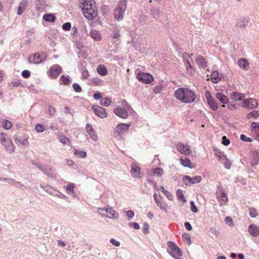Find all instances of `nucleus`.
<instances>
[{
  "label": "nucleus",
  "instance_id": "f257e3e1",
  "mask_svg": "<svg viewBox=\"0 0 259 259\" xmlns=\"http://www.w3.org/2000/svg\"><path fill=\"white\" fill-rule=\"evenodd\" d=\"M84 17L89 20L95 18L98 11L94 0H82L80 6Z\"/></svg>",
  "mask_w": 259,
  "mask_h": 259
},
{
  "label": "nucleus",
  "instance_id": "f03ea898",
  "mask_svg": "<svg viewBox=\"0 0 259 259\" xmlns=\"http://www.w3.org/2000/svg\"><path fill=\"white\" fill-rule=\"evenodd\" d=\"M175 96L177 99L184 103H191L196 98L194 93L188 88H181L175 91Z\"/></svg>",
  "mask_w": 259,
  "mask_h": 259
},
{
  "label": "nucleus",
  "instance_id": "7ed1b4c3",
  "mask_svg": "<svg viewBox=\"0 0 259 259\" xmlns=\"http://www.w3.org/2000/svg\"><path fill=\"white\" fill-rule=\"evenodd\" d=\"M121 104L122 106H117L113 110V112L120 118L126 119L128 117V112H131L134 111L125 100H123Z\"/></svg>",
  "mask_w": 259,
  "mask_h": 259
},
{
  "label": "nucleus",
  "instance_id": "20e7f679",
  "mask_svg": "<svg viewBox=\"0 0 259 259\" xmlns=\"http://www.w3.org/2000/svg\"><path fill=\"white\" fill-rule=\"evenodd\" d=\"M126 7V2L125 0L119 1L117 3L114 10V17L116 20L120 21L123 19Z\"/></svg>",
  "mask_w": 259,
  "mask_h": 259
},
{
  "label": "nucleus",
  "instance_id": "39448f33",
  "mask_svg": "<svg viewBox=\"0 0 259 259\" xmlns=\"http://www.w3.org/2000/svg\"><path fill=\"white\" fill-rule=\"evenodd\" d=\"M0 142L5 147L7 152L12 153L14 152L15 147L7 135L4 133H0Z\"/></svg>",
  "mask_w": 259,
  "mask_h": 259
},
{
  "label": "nucleus",
  "instance_id": "423d86ee",
  "mask_svg": "<svg viewBox=\"0 0 259 259\" xmlns=\"http://www.w3.org/2000/svg\"><path fill=\"white\" fill-rule=\"evenodd\" d=\"M167 244L168 247L167 252L173 257L176 258V256L182 255V250L175 243L171 241H168Z\"/></svg>",
  "mask_w": 259,
  "mask_h": 259
},
{
  "label": "nucleus",
  "instance_id": "0eeeda50",
  "mask_svg": "<svg viewBox=\"0 0 259 259\" xmlns=\"http://www.w3.org/2000/svg\"><path fill=\"white\" fill-rule=\"evenodd\" d=\"M47 58L45 53H35L30 55L28 58V61L30 63L39 64L44 61Z\"/></svg>",
  "mask_w": 259,
  "mask_h": 259
},
{
  "label": "nucleus",
  "instance_id": "6e6552de",
  "mask_svg": "<svg viewBox=\"0 0 259 259\" xmlns=\"http://www.w3.org/2000/svg\"><path fill=\"white\" fill-rule=\"evenodd\" d=\"M16 145L23 148H28L29 146L28 137L25 134L22 135H15L14 137Z\"/></svg>",
  "mask_w": 259,
  "mask_h": 259
},
{
  "label": "nucleus",
  "instance_id": "1a4fd4ad",
  "mask_svg": "<svg viewBox=\"0 0 259 259\" xmlns=\"http://www.w3.org/2000/svg\"><path fill=\"white\" fill-rule=\"evenodd\" d=\"M130 124L119 123L115 127L114 130V134L116 137L121 138L124 134L128 131Z\"/></svg>",
  "mask_w": 259,
  "mask_h": 259
},
{
  "label": "nucleus",
  "instance_id": "9d476101",
  "mask_svg": "<svg viewBox=\"0 0 259 259\" xmlns=\"http://www.w3.org/2000/svg\"><path fill=\"white\" fill-rule=\"evenodd\" d=\"M136 77L139 81L144 83L148 84L153 80V76L148 73L138 72Z\"/></svg>",
  "mask_w": 259,
  "mask_h": 259
},
{
  "label": "nucleus",
  "instance_id": "9b49d317",
  "mask_svg": "<svg viewBox=\"0 0 259 259\" xmlns=\"http://www.w3.org/2000/svg\"><path fill=\"white\" fill-rule=\"evenodd\" d=\"M62 72V67L58 64H55L50 68L48 74L51 78H56Z\"/></svg>",
  "mask_w": 259,
  "mask_h": 259
},
{
  "label": "nucleus",
  "instance_id": "f8f14e48",
  "mask_svg": "<svg viewBox=\"0 0 259 259\" xmlns=\"http://www.w3.org/2000/svg\"><path fill=\"white\" fill-rule=\"evenodd\" d=\"M176 148L179 152L186 156L189 155L191 153V147L187 144L179 143L176 145Z\"/></svg>",
  "mask_w": 259,
  "mask_h": 259
},
{
  "label": "nucleus",
  "instance_id": "ddd939ff",
  "mask_svg": "<svg viewBox=\"0 0 259 259\" xmlns=\"http://www.w3.org/2000/svg\"><path fill=\"white\" fill-rule=\"evenodd\" d=\"M85 130L90 138L93 141L96 142L98 140V136L97 132L91 124L89 123H87L86 124Z\"/></svg>",
  "mask_w": 259,
  "mask_h": 259
},
{
  "label": "nucleus",
  "instance_id": "4468645a",
  "mask_svg": "<svg viewBox=\"0 0 259 259\" xmlns=\"http://www.w3.org/2000/svg\"><path fill=\"white\" fill-rule=\"evenodd\" d=\"M182 180L183 181V182L186 185H191V184H194L199 183L201 181L202 178L199 176H195L194 177H191L188 176H185L183 177Z\"/></svg>",
  "mask_w": 259,
  "mask_h": 259
},
{
  "label": "nucleus",
  "instance_id": "2eb2a0df",
  "mask_svg": "<svg viewBox=\"0 0 259 259\" xmlns=\"http://www.w3.org/2000/svg\"><path fill=\"white\" fill-rule=\"evenodd\" d=\"M82 30L87 35L90 36L95 40L99 41L101 39V35L99 31L96 30L92 29L89 32L87 26H84Z\"/></svg>",
  "mask_w": 259,
  "mask_h": 259
},
{
  "label": "nucleus",
  "instance_id": "dca6fc26",
  "mask_svg": "<svg viewBox=\"0 0 259 259\" xmlns=\"http://www.w3.org/2000/svg\"><path fill=\"white\" fill-rule=\"evenodd\" d=\"M3 180L9 184L14 186L15 187L22 190L29 189V187L26 186L20 182H18L13 179L4 178Z\"/></svg>",
  "mask_w": 259,
  "mask_h": 259
},
{
  "label": "nucleus",
  "instance_id": "f3484780",
  "mask_svg": "<svg viewBox=\"0 0 259 259\" xmlns=\"http://www.w3.org/2000/svg\"><path fill=\"white\" fill-rule=\"evenodd\" d=\"M257 106V102L254 98L247 99L243 102V107L244 108L252 109L256 108Z\"/></svg>",
  "mask_w": 259,
  "mask_h": 259
},
{
  "label": "nucleus",
  "instance_id": "a211bd4d",
  "mask_svg": "<svg viewBox=\"0 0 259 259\" xmlns=\"http://www.w3.org/2000/svg\"><path fill=\"white\" fill-rule=\"evenodd\" d=\"M95 114L101 118H105L107 116V112L105 108L99 106H94L92 107Z\"/></svg>",
  "mask_w": 259,
  "mask_h": 259
},
{
  "label": "nucleus",
  "instance_id": "6ab92c4d",
  "mask_svg": "<svg viewBox=\"0 0 259 259\" xmlns=\"http://www.w3.org/2000/svg\"><path fill=\"white\" fill-rule=\"evenodd\" d=\"M248 231L252 237H256L259 236V228L254 224H251L248 226Z\"/></svg>",
  "mask_w": 259,
  "mask_h": 259
},
{
  "label": "nucleus",
  "instance_id": "aec40b11",
  "mask_svg": "<svg viewBox=\"0 0 259 259\" xmlns=\"http://www.w3.org/2000/svg\"><path fill=\"white\" fill-rule=\"evenodd\" d=\"M217 197L218 199L223 202H226L228 201V197L225 191L222 188H219L217 191Z\"/></svg>",
  "mask_w": 259,
  "mask_h": 259
},
{
  "label": "nucleus",
  "instance_id": "412c9836",
  "mask_svg": "<svg viewBox=\"0 0 259 259\" xmlns=\"http://www.w3.org/2000/svg\"><path fill=\"white\" fill-rule=\"evenodd\" d=\"M111 29V36L114 39H118L120 36V27L117 25H112Z\"/></svg>",
  "mask_w": 259,
  "mask_h": 259
},
{
  "label": "nucleus",
  "instance_id": "4be33fe9",
  "mask_svg": "<svg viewBox=\"0 0 259 259\" xmlns=\"http://www.w3.org/2000/svg\"><path fill=\"white\" fill-rule=\"evenodd\" d=\"M28 5V0H22L17 9V13L18 15H21L25 11Z\"/></svg>",
  "mask_w": 259,
  "mask_h": 259
},
{
  "label": "nucleus",
  "instance_id": "5701e85b",
  "mask_svg": "<svg viewBox=\"0 0 259 259\" xmlns=\"http://www.w3.org/2000/svg\"><path fill=\"white\" fill-rule=\"evenodd\" d=\"M107 216L106 217L109 218V219H116L118 218L119 217V214L115 210H114L111 207H108L107 208Z\"/></svg>",
  "mask_w": 259,
  "mask_h": 259
},
{
  "label": "nucleus",
  "instance_id": "b1692460",
  "mask_svg": "<svg viewBox=\"0 0 259 259\" xmlns=\"http://www.w3.org/2000/svg\"><path fill=\"white\" fill-rule=\"evenodd\" d=\"M41 187L44 189L46 191H47L49 194L50 195H53L54 196H56L58 198H61V199H65L66 198V196L64 195L63 194L59 192V191H56L52 190H47L45 189V188L41 186Z\"/></svg>",
  "mask_w": 259,
  "mask_h": 259
},
{
  "label": "nucleus",
  "instance_id": "393cba45",
  "mask_svg": "<svg viewBox=\"0 0 259 259\" xmlns=\"http://www.w3.org/2000/svg\"><path fill=\"white\" fill-rule=\"evenodd\" d=\"M230 97L231 99L235 101H239L243 100L245 98V95L239 92H232Z\"/></svg>",
  "mask_w": 259,
  "mask_h": 259
},
{
  "label": "nucleus",
  "instance_id": "a878e982",
  "mask_svg": "<svg viewBox=\"0 0 259 259\" xmlns=\"http://www.w3.org/2000/svg\"><path fill=\"white\" fill-rule=\"evenodd\" d=\"M133 177L135 178H140V168L136 164H133L132 169L131 170Z\"/></svg>",
  "mask_w": 259,
  "mask_h": 259
},
{
  "label": "nucleus",
  "instance_id": "bb28decb",
  "mask_svg": "<svg viewBox=\"0 0 259 259\" xmlns=\"http://www.w3.org/2000/svg\"><path fill=\"white\" fill-rule=\"evenodd\" d=\"M196 62L200 68H205L207 66V63L202 56H197L196 58Z\"/></svg>",
  "mask_w": 259,
  "mask_h": 259
},
{
  "label": "nucleus",
  "instance_id": "cd10ccee",
  "mask_svg": "<svg viewBox=\"0 0 259 259\" xmlns=\"http://www.w3.org/2000/svg\"><path fill=\"white\" fill-rule=\"evenodd\" d=\"M259 162V151L254 150L252 152V159L251 161V164L252 166L256 165Z\"/></svg>",
  "mask_w": 259,
  "mask_h": 259
},
{
  "label": "nucleus",
  "instance_id": "c85d7f7f",
  "mask_svg": "<svg viewBox=\"0 0 259 259\" xmlns=\"http://www.w3.org/2000/svg\"><path fill=\"white\" fill-rule=\"evenodd\" d=\"M239 66L244 70H247L249 67V62L246 59H239L238 60Z\"/></svg>",
  "mask_w": 259,
  "mask_h": 259
},
{
  "label": "nucleus",
  "instance_id": "c756f323",
  "mask_svg": "<svg viewBox=\"0 0 259 259\" xmlns=\"http://www.w3.org/2000/svg\"><path fill=\"white\" fill-rule=\"evenodd\" d=\"M96 70L98 73L101 75L105 76L107 74L108 71L104 65H99Z\"/></svg>",
  "mask_w": 259,
  "mask_h": 259
},
{
  "label": "nucleus",
  "instance_id": "7c9ffc66",
  "mask_svg": "<svg viewBox=\"0 0 259 259\" xmlns=\"http://www.w3.org/2000/svg\"><path fill=\"white\" fill-rule=\"evenodd\" d=\"M215 97L223 104H227L228 102V98L222 93H217Z\"/></svg>",
  "mask_w": 259,
  "mask_h": 259
},
{
  "label": "nucleus",
  "instance_id": "2f4dec72",
  "mask_svg": "<svg viewBox=\"0 0 259 259\" xmlns=\"http://www.w3.org/2000/svg\"><path fill=\"white\" fill-rule=\"evenodd\" d=\"M73 154L75 156L79 158H85L87 155L85 151L76 148L73 149Z\"/></svg>",
  "mask_w": 259,
  "mask_h": 259
},
{
  "label": "nucleus",
  "instance_id": "473e14b6",
  "mask_svg": "<svg viewBox=\"0 0 259 259\" xmlns=\"http://www.w3.org/2000/svg\"><path fill=\"white\" fill-rule=\"evenodd\" d=\"M220 159L222 162L224 164L225 168L227 169H230L231 166V163L228 159L227 157L225 155H223L222 156H220Z\"/></svg>",
  "mask_w": 259,
  "mask_h": 259
},
{
  "label": "nucleus",
  "instance_id": "72a5a7b5",
  "mask_svg": "<svg viewBox=\"0 0 259 259\" xmlns=\"http://www.w3.org/2000/svg\"><path fill=\"white\" fill-rule=\"evenodd\" d=\"M0 125L5 129L9 130L12 126V123L7 119H2L0 120Z\"/></svg>",
  "mask_w": 259,
  "mask_h": 259
},
{
  "label": "nucleus",
  "instance_id": "f704fd0d",
  "mask_svg": "<svg viewBox=\"0 0 259 259\" xmlns=\"http://www.w3.org/2000/svg\"><path fill=\"white\" fill-rule=\"evenodd\" d=\"M43 19L47 22H53L55 21L56 17L52 14H47L44 15Z\"/></svg>",
  "mask_w": 259,
  "mask_h": 259
},
{
  "label": "nucleus",
  "instance_id": "c9c22d12",
  "mask_svg": "<svg viewBox=\"0 0 259 259\" xmlns=\"http://www.w3.org/2000/svg\"><path fill=\"white\" fill-rule=\"evenodd\" d=\"M61 83L64 85H68L70 83V79L69 76L62 75L60 77Z\"/></svg>",
  "mask_w": 259,
  "mask_h": 259
},
{
  "label": "nucleus",
  "instance_id": "e433bc0d",
  "mask_svg": "<svg viewBox=\"0 0 259 259\" xmlns=\"http://www.w3.org/2000/svg\"><path fill=\"white\" fill-rule=\"evenodd\" d=\"M111 103V101L108 98H105L101 99L100 101V105L103 106L107 107L109 106Z\"/></svg>",
  "mask_w": 259,
  "mask_h": 259
},
{
  "label": "nucleus",
  "instance_id": "4c0bfd02",
  "mask_svg": "<svg viewBox=\"0 0 259 259\" xmlns=\"http://www.w3.org/2000/svg\"><path fill=\"white\" fill-rule=\"evenodd\" d=\"M59 140L63 145L66 144L69 145L71 143L69 139L64 136H60L59 138Z\"/></svg>",
  "mask_w": 259,
  "mask_h": 259
},
{
  "label": "nucleus",
  "instance_id": "58836bf2",
  "mask_svg": "<svg viewBox=\"0 0 259 259\" xmlns=\"http://www.w3.org/2000/svg\"><path fill=\"white\" fill-rule=\"evenodd\" d=\"M153 174L155 176L159 177L162 176L163 174V170L160 167H157L153 169Z\"/></svg>",
  "mask_w": 259,
  "mask_h": 259
},
{
  "label": "nucleus",
  "instance_id": "ea45409f",
  "mask_svg": "<svg viewBox=\"0 0 259 259\" xmlns=\"http://www.w3.org/2000/svg\"><path fill=\"white\" fill-rule=\"evenodd\" d=\"M180 163L184 167L191 168L190 165L191 164V162L190 160L187 158H186L185 159H183L182 158H181Z\"/></svg>",
  "mask_w": 259,
  "mask_h": 259
},
{
  "label": "nucleus",
  "instance_id": "a19ab883",
  "mask_svg": "<svg viewBox=\"0 0 259 259\" xmlns=\"http://www.w3.org/2000/svg\"><path fill=\"white\" fill-rule=\"evenodd\" d=\"M92 82L95 85L102 86L104 85V81L99 78H94L92 80Z\"/></svg>",
  "mask_w": 259,
  "mask_h": 259
},
{
  "label": "nucleus",
  "instance_id": "79ce46f5",
  "mask_svg": "<svg viewBox=\"0 0 259 259\" xmlns=\"http://www.w3.org/2000/svg\"><path fill=\"white\" fill-rule=\"evenodd\" d=\"M258 116L259 111L257 110H253L247 114V118L248 119H250L252 118H256Z\"/></svg>",
  "mask_w": 259,
  "mask_h": 259
},
{
  "label": "nucleus",
  "instance_id": "37998d69",
  "mask_svg": "<svg viewBox=\"0 0 259 259\" xmlns=\"http://www.w3.org/2000/svg\"><path fill=\"white\" fill-rule=\"evenodd\" d=\"M207 103L211 108V109L213 111L216 110L218 108L217 103L213 100V99L208 101Z\"/></svg>",
  "mask_w": 259,
  "mask_h": 259
},
{
  "label": "nucleus",
  "instance_id": "c03bdc74",
  "mask_svg": "<svg viewBox=\"0 0 259 259\" xmlns=\"http://www.w3.org/2000/svg\"><path fill=\"white\" fill-rule=\"evenodd\" d=\"M209 235L212 238H216L219 235V232L214 228H211L209 230Z\"/></svg>",
  "mask_w": 259,
  "mask_h": 259
},
{
  "label": "nucleus",
  "instance_id": "a18cd8bd",
  "mask_svg": "<svg viewBox=\"0 0 259 259\" xmlns=\"http://www.w3.org/2000/svg\"><path fill=\"white\" fill-rule=\"evenodd\" d=\"M211 79L213 82L217 83L219 81V73L217 71H213L211 75Z\"/></svg>",
  "mask_w": 259,
  "mask_h": 259
},
{
  "label": "nucleus",
  "instance_id": "49530a36",
  "mask_svg": "<svg viewBox=\"0 0 259 259\" xmlns=\"http://www.w3.org/2000/svg\"><path fill=\"white\" fill-rule=\"evenodd\" d=\"M75 186L74 184L71 183H70L67 184V186L66 187V191L68 194H70L71 193H74V189Z\"/></svg>",
  "mask_w": 259,
  "mask_h": 259
},
{
  "label": "nucleus",
  "instance_id": "de8ad7c7",
  "mask_svg": "<svg viewBox=\"0 0 259 259\" xmlns=\"http://www.w3.org/2000/svg\"><path fill=\"white\" fill-rule=\"evenodd\" d=\"M107 208L108 207H98L97 208V212L103 217L107 216Z\"/></svg>",
  "mask_w": 259,
  "mask_h": 259
},
{
  "label": "nucleus",
  "instance_id": "09e8293b",
  "mask_svg": "<svg viewBox=\"0 0 259 259\" xmlns=\"http://www.w3.org/2000/svg\"><path fill=\"white\" fill-rule=\"evenodd\" d=\"M185 64L186 69L188 71H189L191 73H193L194 72V70L192 66L188 60L187 61L185 60Z\"/></svg>",
  "mask_w": 259,
  "mask_h": 259
},
{
  "label": "nucleus",
  "instance_id": "8fccbe9b",
  "mask_svg": "<svg viewBox=\"0 0 259 259\" xmlns=\"http://www.w3.org/2000/svg\"><path fill=\"white\" fill-rule=\"evenodd\" d=\"M155 201L157 206L159 207L161 209L164 210L166 209V205L165 203L162 202V201L159 199H156Z\"/></svg>",
  "mask_w": 259,
  "mask_h": 259
},
{
  "label": "nucleus",
  "instance_id": "3c124183",
  "mask_svg": "<svg viewBox=\"0 0 259 259\" xmlns=\"http://www.w3.org/2000/svg\"><path fill=\"white\" fill-rule=\"evenodd\" d=\"M249 212L250 217L255 218L257 215L256 209L254 207H250L249 208Z\"/></svg>",
  "mask_w": 259,
  "mask_h": 259
},
{
  "label": "nucleus",
  "instance_id": "603ef678",
  "mask_svg": "<svg viewBox=\"0 0 259 259\" xmlns=\"http://www.w3.org/2000/svg\"><path fill=\"white\" fill-rule=\"evenodd\" d=\"M182 238H183L184 241L186 243H187L188 245L190 244V243H191L190 237L188 234H183L182 236Z\"/></svg>",
  "mask_w": 259,
  "mask_h": 259
},
{
  "label": "nucleus",
  "instance_id": "864d4df0",
  "mask_svg": "<svg viewBox=\"0 0 259 259\" xmlns=\"http://www.w3.org/2000/svg\"><path fill=\"white\" fill-rule=\"evenodd\" d=\"M72 88L77 93H80L82 91L81 87L77 83H74L72 85Z\"/></svg>",
  "mask_w": 259,
  "mask_h": 259
},
{
  "label": "nucleus",
  "instance_id": "5fc2aeb1",
  "mask_svg": "<svg viewBox=\"0 0 259 259\" xmlns=\"http://www.w3.org/2000/svg\"><path fill=\"white\" fill-rule=\"evenodd\" d=\"M160 11L158 9H152L151 10V13L154 18H156L159 15Z\"/></svg>",
  "mask_w": 259,
  "mask_h": 259
},
{
  "label": "nucleus",
  "instance_id": "6e6d98bb",
  "mask_svg": "<svg viewBox=\"0 0 259 259\" xmlns=\"http://www.w3.org/2000/svg\"><path fill=\"white\" fill-rule=\"evenodd\" d=\"M125 212L128 220L132 219L134 216V212L132 210H128L127 211H125Z\"/></svg>",
  "mask_w": 259,
  "mask_h": 259
},
{
  "label": "nucleus",
  "instance_id": "4d7b16f0",
  "mask_svg": "<svg viewBox=\"0 0 259 259\" xmlns=\"http://www.w3.org/2000/svg\"><path fill=\"white\" fill-rule=\"evenodd\" d=\"M35 128V130L38 133H41L44 132L45 130L44 126L40 124H37V125H36Z\"/></svg>",
  "mask_w": 259,
  "mask_h": 259
},
{
  "label": "nucleus",
  "instance_id": "13d9d810",
  "mask_svg": "<svg viewBox=\"0 0 259 259\" xmlns=\"http://www.w3.org/2000/svg\"><path fill=\"white\" fill-rule=\"evenodd\" d=\"M162 90V87L161 85L156 86L153 89V92L155 94H159Z\"/></svg>",
  "mask_w": 259,
  "mask_h": 259
},
{
  "label": "nucleus",
  "instance_id": "bf43d9fd",
  "mask_svg": "<svg viewBox=\"0 0 259 259\" xmlns=\"http://www.w3.org/2000/svg\"><path fill=\"white\" fill-rule=\"evenodd\" d=\"M191 210L193 212H197L198 211L197 208L195 205V203L193 201L190 202Z\"/></svg>",
  "mask_w": 259,
  "mask_h": 259
},
{
  "label": "nucleus",
  "instance_id": "052dcab7",
  "mask_svg": "<svg viewBox=\"0 0 259 259\" xmlns=\"http://www.w3.org/2000/svg\"><path fill=\"white\" fill-rule=\"evenodd\" d=\"M71 28V23L70 22H66L63 24L62 29L64 30H69Z\"/></svg>",
  "mask_w": 259,
  "mask_h": 259
},
{
  "label": "nucleus",
  "instance_id": "680f3d73",
  "mask_svg": "<svg viewBox=\"0 0 259 259\" xmlns=\"http://www.w3.org/2000/svg\"><path fill=\"white\" fill-rule=\"evenodd\" d=\"M110 243H111L113 245L115 246H116V247H118L120 246V242L115 240V239H113V238H111L110 239Z\"/></svg>",
  "mask_w": 259,
  "mask_h": 259
},
{
  "label": "nucleus",
  "instance_id": "e2e57ef3",
  "mask_svg": "<svg viewBox=\"0 0 259 259\" xmlns=\"http://www.w3.org/2000/svg\"><path fill=\"white\" fill-rule=\"evenodd\" d=\"M128 225L130 227H132L136 230L140 229V226L137 223L131 222L128 223Z\"/></svg>",
  "mask_w": 259,
  "mask_h": 259
},
{
  "label": "nucleus",
  "instance_id": "0e129e2a",
  "mask_svg": "<svg viewBox=\"0 0 259 259\" xmlns=\"http://www.w3.org/2000/svg\"><path fill=\"white\" fill-rule=\"evenodd\" d=\"M246 24L247 23L246 22L245 19L241 20L238 23L239 26L242 28H245L246 27Z\"/></svg>",
  "mask_w": 259,
  "mask_h": 259
},
{
  "label": "nucleus",
  "instance_id": "69168bd1",
  "mask_svg": "<svg viewBox=\"0 0 259 259\" xmlns=\"http://www.w3.org/2000/svg\"><path fill=\"white\" fill-rule=\"evenodd\" d=\"M55 109L54 107L50 106L48 109V113L50 115H53L55 113Z\"/></svg>",
  "mask_w": 259,
  "mask_h": 259
},
{
  "label": "nucleus",
  "instance_id": "338daca9",
  "mask_svg": "<svg viewBox=\"0 0 259 259\" xmlns=\"http://www.w3.org/2000/svg\"><path fill=\"white\" fill-rule=\"evenodd\" d=\"M22 76L25 78H27L28 77H29L30 75V72L28 71V70H25L24 71H22Z\"/></svg>",
  "mask_w": 259,
  "mask_h": 259
},
{
  "label": "nucleus",
  "instance_id": "774afa93",
  "mask_svg": "<svg viewBox=\"0 0 259 259\" xmlns=\"http://www.w3.org/2000/svg\"><path fill=\"white\" fill-rule=\"evenodd\" d=\"M82 77L84 78H88L89 76V73L87 70L84 69L81 72Z\"/></svg>",
  "mask_w": 259,
  "mask_h": 259
}]
</instances>
